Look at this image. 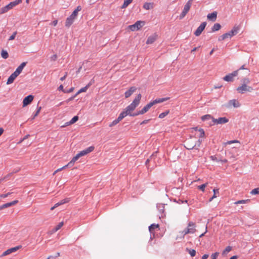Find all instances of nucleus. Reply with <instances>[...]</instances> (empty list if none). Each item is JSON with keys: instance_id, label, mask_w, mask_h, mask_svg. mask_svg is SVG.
Instances as JSON below:
<instances>
[{"instance_id": "1", "label": "nucleus", "mask_w": 259, "mask_h": 259, "mask_svg": "<svg viewBox=\"0 0 259 259\" xmlns=\"http://www.w3.org/2000/svg\"><path fill=\"white\" fill-rule=\"evenodd\" d=\"M142 98V96L140 94L137 95L135 97L132 103L127 106L124 111L121 113L123 114L124 116L125 117L127 115L131 116H135L138 115V112L135 114H132V112L137 108V107L140 104V101Z\"/></svg>"}, {"instance_id": "2", "label": "nucleus", "mask_w": 259, "mask_h": 259, "mask_svg": "<svg viewBox=\"0 0 259 259\" xmlns=\"http://www.w3.org/2000/svg\"><path fill=\"white\" fill-rule=\"evenodd\" d=\"M241 84L236 88V91L238 93L243 94L247 92H252L253 91V88L248 85L250 83L249 78H244Z\"/></svg>"}, {"instance_id": "3", "label": "nucleus", "mask_w": 259, "mask_h": 259, "mask_svg": "<svg viewBox=\"0 0 259 259\" xmlns=\"http://www.w3.org/2000/svg\"><path fill=\"white\" fill-rule=\"evenodd\" d=\"M196 229L195 224L192 222H190L188 223L187 228L179 232L180 236H178L176 237V240H178L179 239H183L186 235L188 234H193L196 232Z\"/></svg>"}, {"instance_id": "4", "label": "nucleus", "mask_w": 259, "mask_h": 259, "mask_svg": "<svg viewBox=\"0 0 259 259\" xmlns=\"http://www.w3.org/2000/svg\"><path fill=\"white\" fill-rule=\"evenodd\" d=\"M201 141L198 140L196 137H190L185 142V147L188 149H193L196 147H199Z\"/></svg>"}, {"instance_id": "5", "label": "nucleus", "mask_w": 259, "mask_h": 259, "mask_svg": "<svg viewBox=\"0 0 259 259\" xmlns=\"http://www.w3.org/2000/svg\"><path fill=\"white\" fill-rule=\"evenodd\" d=\"M81 7L80 6L77 7L76 9L72 12L71 15L66 19L65 22V26L66 27H69L72 24L78 15V12L81 11Z\"/></svg>"}, {"instance_id": "6", "label": "nucleus", "mask_w": 259, "mask_h": 259, "mask_svg": "<svg viewBox=\"0 0 259 259\" xmlns=\"http://www.w3.org/2000/svg\"><path fill=\"white\" fill-rule=\"evenodd\" d=\"M191 133L196 138H203L205 136V133L202 128H198V127L192 128L191 130Z\"/></svg>"}, {"instance_id": "7", "label": "nucleus", "mask_w": 259, "mask_h": 259, "mask_svg": "<svg viewBox=\"0 0 259 259\" xmlns=\"http://www.w3.org/2000/svg\"><path fill=\"white\" fill-rule=\"evenodd\" d=\"M145 24V21H138L134 24L129 25L128 28L132 31L140 30Z\"/></svg>"}, {"instance_id": "8", "label": "nucleus", "mask_w": 259, "mask_h": 259, "mask_svg": "<svg viewBox=\"0 0 259 259\" xmlns=\"http://www.w3.org/2000/svg\"><path fill=\"white\" fill-rule=\"evenodd\" d=\"M239 70H235L231 73L226 75L223 77V80L227 82H233L234 80V77L238 75Z\"/></svg>"}, {"instance_id": "9", "label": "nucleus", "mask_w": 259, "mask_h": 259, "mask_svg": "<svg viewBox=\"0 0 259 259\" xmlns=\"http://www.w3.org/2000/svg\"><path fill=\"white\" fill-rule=\"evenodd\" d=\"M240 105L241 104L238 100L236 99H232L228 102L227 106L228 108H231L232 107L234 108H238L239 107Z\"/></svg>"}, {"instance_id": "10", "label": "nucleus", "mask_w": 259, "mask_h": 259, "mask_svg": "<svg viewBox=\"0 0 259 259\" xmlns=\"http://www.w3.org/2000/svg\"><path fill=\"white\" fill-rule=\"evenodd\" d=\"M228 121V119L225 117H220L218 119L213 118V124H224L227 123Z\"/></svg>"}, {"instance_id": "11", "label": "nucleus", "mask_w": 259, "mask_h": 259, "mask_svg": "<svg viewBox=\"0 0 259 259\" xmlns=\"http://www.w3.org/2000/svg\"><path fill=\"white\" fill-rule=\"evenodd\" d=\"M206 25V22H204L200 24V25L197 28L196 30L195 31V33H194L195 35L196 36H199L201 34V33H202V32L203 31V30L204 29Z\"/></svg>"}, {"instance_id": "12", "label": "nucleus", "mask_w": 259, "mask_h": 259, "mask_svg": "<svg viewBox=\"0 0 259 259\" xmlns=\"http://www.w3.org/2000/svg\"><path fill=\"white\" fill-rule=\"evenodd\" d=\"M20 248V246H16V247H12V248H11L9 249H7V250H6L5 251H4L2 254L1 255V256L3 257V256H6L7 255H9L14 252H15L17 250H18Z\"/></svg>"}, {"instance_id": "13", "label": "nucleus", "mask_w": 259, "mask_h": 259, "mask_svg": "<svg viewBox=\"0 0 259 259\" xmlns=\"http://www.w3.org/2000/svg\"><path fill=\"white\" fill-rule=\"evenodd\" d=\"M153 105H154L153 104L152 102H150L145 106H144L141 110L138 112V115L144 114V113H146L150 109V108Z\"/></svg>"}, {"instance_id": "14", "label": "nucleus", "mask_w": 259, "mask_h": 259, "mask_svg": "<svg viewBox=\"0 0 259 259\" xmlns=\"http://www.w3.org/2000/svg\"><path fill=\"white\" fill-rule=\"evenodd\" d=\"M95 149V147L94 146H90L87 148L85 150H83L78 153V154L79 155L80 157L84 156L88 153L92 152Z\"/></svg>"}, {"instance_id": "15", "label": "nucleus", "mask_w": 259, "mask_h": 259, "mask_svg": "<svg viewBox=\"0 0 259 259\" xmlns=\"http://www.w3.org/2000/svg\"><path fill=\"white\" fill-rule=\"evenodd\" d=\"M33 100L32 95H29L26 97L23 101V106L25 107L29 104Z\"/></svg>"}, {"instance_id": "16", "label": "nucleus", "mask_w": 259, "mask_h": 259, "mask_svg": "<svg viewBox=\"0 0 259 259\" xmlns=\"http://www.w3.org/2000/svg\"><path fill=\"white\" fill-rule=\"evenodd\" d=\"M124 117H125L124 116L123 114H122L121 113H120V114H119V115L118 117V118L116 119L113 120L112 122H111L110 123L109 126L110 127H112L113 126H115L117 123H118Z\"/></svg>"}, {"instance_id": "17", "label": "nucleus", "mask_w": 259, "mask_h": 259, "mask_svg": "<svg viewBox=\"0 0 259 259\" xmlns=\"http://www.w3.org/2000/svg\"><path fill=\"white\" fill-rule=\"evenodd\" d=\"M136 90L137 88L135 87H131L128 91L125 92V98H129L136 91Z\"/></svg>"}, {"instance_id": "18", "label": "nucleus", "mask_w": 259, "mask_h": 259, "mask_svg": "<svg viewBox=\"0 0 259 259\" xmlns=\"http://www.w3.org/2000/svg\"><path fill=\"white\" fill-rule=\"evenodd\" d=\"M21 3H22V0H16L14 2H11L10 4H9L6 6L9 11L10 10L12 9L13 7H15L19 4H20Z\"/></svg>"}, {"instance_id": "19", "label": "nucleus", "mask_w": 259, "mask_h": 259, "mask_svg": "<svg viewBox=\"0 0 259 259\" xmlns=\"http://www.w3.org/2000/svg\"><path fill=\"white\" fill-rule=\"evenodd\" d=\"M26 63L23 62L16 69L14 73L16 74L18 76L21 73L24 67L26 66Z\"/></svg>"}, {"instance_id": "20", "label": "nucleus", "mask_w": 259, "mask_h": 259, "mask_svg": "<svg viewBox=\"0 0 259 259\" xmlns=\"http://www.w3.org/2000/svg\"><path fill=\"white\" fill-rule=\"evenodd\" d=\"M26 63L23 62L16 69L14 73L16 74L18 76L21 73L24 67L26 66Z\"/></svg>"}, {"instance_id": "21", "label": "nucleus", "mask_w": 259, "mask_h": 259, "mask_svg": "<svg viewBox=\"0 0 259 259\" xmlns=\"http://www.w3.org/2000/svg\"><path fill=\"white\" fill-rule=\"evenodd\" d=\"M217 17V12H213L212 13L208 14L207 16V18L209 20H211L213 22L215 21Z\"/></svg>"}, {"instance_id": "22", "label": "nucleus", "mask_w": 259, "mask_h": 259, "mask_svg": "<svg viewBox=\"0 0 259 259\" xmlns=\"http://www.w3.org/2000/svg\"><path fill=\"white\" fill-rule=\"evenodd\" d=\"M157 35L156 34H154L153 35H152L148 37L147 41L146 44H152L153 43L156 39H157Z\"/></svg>"}, {"instance_id": "23", "label": "nucleus", "mask_w": 259, "mask_h": 259, "mask_svg": "<svg viewBox=\"0 0 259 259\" xmlns=\"http://www.w3.org/2000/svg\"><path fill=\"white\" fill-rule=\"evenodd\" d=\"M18 76V75L15 74L14 72L8 78V80H7V84H10L11 83H12L14 80L16 79V78Z\"/></svg>"}, {"instance_id": "24", "label": "nucleus", "mask_w": 259, "mask_h": 259, "mask_svg": "<svg viewBox=\"0 0 259 259\" xmlns=\"http://www.w3.org/2000/svg\"><path fill=\"white\" fill-rule=\"evenodd\" d=\"M159 225H158V224H152L151 226H149V230L151 233L153 234V235H154L155 229H159Z\"/></svg>"}, {"instance_id": "25", "label": "nucleus", "mask_w": 259, "mask_h": 259, "mask_svg": "<svg viewBox=\"0 0 259 259\" xmlns=\"http://www.w3.org/2000/svg\"><path fill=\"white\" fill-rule=\"evenodd\" d=\"M153 7L154 4L153 3H145L143 5V8L146 10L152 9Z\"/></svg>"}, {"instance_id": "26", "label": "nucleus", "mask_w": 259, "mask_h": 259, "mask_svg": "<svg viewBox=\"0 0 259 259\" xmlns=\"http://www.w3.org/2000/svg\"><path fill=\"white\" fill-rule=\"evenodd\" d=\"M232 37L231 34H230L229 32H228V33H226L224 34H223L222 35H221L218 39V40L219 41H222V40H223L226 38H231Z\"/></svg>"}, {"instance_id": "27", "label": "nucleus", "mask_w": 259, "mask_h": 259, "mask_svg": "<svg viewBox=\"0 0 259 259\" xmlns=\"http://www.w3.org/2000/svg\"><path fill=\"white\" fill-rule=\"evenodd\" d=\"M239 29V27L235 26L233 28V29L230 31H229V33L231 34L232 37L234 36L235 35L237 34V33L238 32Z\"/></svg>"}, {"instance_id": "28", "label": "nucleus", "mask_w": 259, "mask_h": 259, "mask_svg": "<svg viewBox=\"0 0 259 259\" xmlns=\"http://www.w3.org/2000/svg\"><path fill=\"white\" fill-rule=\"evenodd\" d=\"M91 84L90 83H89L88 84H87L85 87H83V88H82L81 89H80L77 92V93L75 94V96H77L78 95V94H79L80 93H82V92H85L90 87Z\"/></svg>"}, {"instance_id": "29", "label": "nucleus", "mask_w": 259, "mask_h": 259, "mask_svg": "<svg viewBox=\"0 0 259 259\" xmlns=\"http://www.w3.org/2000/svg\"><path fill=\"white\" fill-rule=\"evenodd\" d=\"M168 99H169L168 98L157 99L154 100L152 102L153 105H155L157 103H162L163 102H164V101L167 100Z\"/></svg>"}, {"instance_id": "30", "label": "nucleus", "mask_w": 259, "mask_h": 259, "mask_svg": "<svg viewBox=\"0 0 259 259\" xmlns=\"http://www.w3.org/2000/svg\"><path fill=\"white\" fill-rule=\"evenodd\" d=\"M18 202V200H14L13 201H12L11 202L5 203L4 205L5 208L10 207L12 205H14L16 204Z\"/></svg>"}, {"instance_id": "31", "label": "nucleus", "mask_w": 259, "mask_h": 259, "mask_svg": "<svg viewBox=\"0 0 259 259\" xmlns=\"http://www.w3.org/2000/svg\"><path fill=\"white\" fill-rule=\"evenodd\" d=\"M213 118H214L209 114L205 115L201 117V119L203 121L211 119L212 121L213 122Z\"/></svg>"}, {"instance_id": "32", "label": "nucleus", "mask_w": 259, "mask_h": 259, "mask_svg": "<svg viewBox=\"0 0 259 259\" xmlns=\"http://www.w3.org/2000/svg\"><path fill=\"white\" fill-rule=\"evenodd\" d=\"M221 26L219 23H215L213 25V27H212V31L214 32L216 31H218L221 29Z\"/></svg>"}, {"instance_id": "33", "label": "nucleus", "mask_w": 259, "mask_h": 259, "mask_svg": "<svg viewBox=\"0 0 259 259\" xmlns=\"http://www.w3.org/2000/svg\"><path fill=\"white\" fill-rule=\"evenodd\" d=\"M191 5H191V2L188 1L187 3L185 5L183 10L188 12L190 9Z\"/></svg>"}, {"instance_id": "34", "label": "nucleus", "mask_w": 259, "mask_h": 259, "mask_svg": "<svg viewBox=\"0 0 259 259\" xmlns=\"http://www.w3.org/2000/svg\"><path fill=\"white\" fill-rule=\"evenodd\" d=\"M133 0H124L123 5L121 6V9L126 8L132 2Z\"/></svg>"}, {"instance_id": "35", "label": "nucleus", "mask_w": 259, "mask_h": 259, "mask_svg": "<svg viewBox=\"0 0 259 259\" xmlns=\"http://www.w3.org/2000/svg\"><path fill=\"white\" fill-rule=\"evenodd\" d=\"M232 250V247L230 246H228L226 247V248L223 250L222 252L223 255H226Z\"/></svg>"}, {"instance_id": "36", "label": "nucleus", "mask_w": 259, "mask_h": 259, "mask_svg": "<svg viewBox=\"0 0 259 259\" xmlns=\"http://www.w3.org/2000/svg\"><path fill=\"white\" fill-rule=\"evenodd\" d=\"M213 195L212 197L209 199V201H211L213 199L217 197V194H218L219 193V189H214L213 190Z\"/></svg>"}, {"instance_id": "37", "label": "nucleus", "mask_w": 259, "mask_h": 259, "mask_svg": "<svg viewBox=\"0 0 259 259\" xmlns=\"http://www.w3.org/2000/svg\"><path fill=\"white\" fill-rule=\"evenodd\" d=\"M1 56L4 59H6L9 57V54L7 51L3 50L1 52Z\"/></svg>"}, {"instance_id": "38", "label": "nucleus", "mask_w": 259, "mask_h": 259, "mask_svg": "<svg viewBox=\"0 0 259 259\" xmlns=\"http://www.w3.org/2000/svg\"><path fill=\"white\" fill-rule=\"evenodd\" d=\"M64 225L63 222H60L54 229L53 231L56 232L59 230Z\"/></svg>"}, {"instance_id": "39", "label": "nucleus", "mask_w": 259, "mask_h": 259, "mask_svg": "<svg viewBox=\"0 0 259 259\" xmlns=\"http://www.w3.org/2000/svg\"><path fill=\"white\" fill-rule=\"evenodd\" d=\"M78 119V117L77 116H74L71 120L68 122V125L71 124L75 123Z\"/></svg>"}, {"instance_id": "40", "label": "nucleus", "mask_w": 259, "mask_h": 259, "mask_svg": "<svg viewBox=\"0 0 259 259\" xmlns=\"http://www.w3.org/2000/svg\"><path fill=\"white\" fill-rule=\"evenodd\" d=\"M249 201H250L249 199L241 200H238L237 201H236L234 203L235 204H245L247 202H248Z\"/></svg>"}, {"instance_id": "41", "label": "nucleus", "mask_w": 259, "mask_h": 259, "mask_svg": "<svg viewBox=\"0 0 259 259\" xmlns=\"http://www.w3.org/2000/svg\"><path fill=\"white\" fill-rule=\"evenodd\" d=\"M70 198H67L64 199L63 200H61L60 202H59V203L60 205H63L65 203L69 202L70 201Z\"/></svg>"}, {"instance_id": "42", "label": "nucleus", "mask_w": 259, "mask_h": 259, "mask_svg": "<svg viewBox=\"0 0 259 259\" xmlns=\"http://www.w3.org/2000/svg\"><path fill=\"white\" fill-rule=\"evenodd\" d=\"M169 110H167L164 112L161 113V114H159V118H164L169 113Z\"/></svg>"}, {"instance_id": "43", "label": "nucleus", "mask_w": 259, "mask_h": 259, "mask_svg": "<svg viewBox=\"0 0 259 259\" xmlns=\"http://www.w3.org/2000/svg\"><path fill=\"white\" fill-rule=\"evenodd\" d=\"M207 184H208V183H205V184H202V185H200V186H199L198 187V188L199 190H201L202 192H204V191H205V187L207 186Z\"/></svg>"}, {"instance_id": "44", "label": "nucleus", "mask_w": 259, "mask_h": 259, "mask_svg": "<svg viewBox=\"0 0 259 259\" xmlns=\"http://www.w3.org/2000/svg\"><path fill=\"white\" fill-rule=\"evenodd\" d=\"M250 194L252 195L259 194V188H255L253 189L251 192Z\"/></svg>"}, {"instance_id": "45", "label": "nucleus", "mask_w": 259, "mask_h": 259, "mask_svg": "<svg viewBox=\"0 0 259 259\" xmlns=\"http://www.w3.org/2000/svg\"><path fill=\"white\" fill-rule=\"evenodd\" d=\"M8 11H9V10L7 9L6 6H5L4 7H3L2 8H1L0 9V14H4V13H6Z\"/></svg>"}, {"instance_id": "46", "label": "nucleus", "mask_w": 259, "mask_h": 259, "mask_svg": "<svg viewBox=\"0 0 259 259\" xmlns=\"http://www.w3.org/2000/svg\"><path fill=\"white\" fill-rule=\"evenodd\" d=\"M41 109V107H38L37 111H36L35 113L34 114V115L32 117V119H34L38 115V114L39 113V112L40 111Z\"/></svg>"}, {"instance_id": "47", "label": "nucleus", "mask_w": 259, "mask_h": 259, "mask_svg": "<svg viewBox=\"0 0 259 259\" xmlns=\"http://www.w3.org/2000/svg\"><path fill=\"white\" fill-rule=\"evenodd\" d=\"M187 13H188L187 12H186L184 10H183L182 12L181 13V14L180 15V19H183L186 15Z\"/></svg>"}, {"instance_id": "48", "label": "nucleus", "mask_w": 259, "mask_h": 259, "mask_svg": "<svg viewBox=\"0 0 259 259\" xmlns=\"http://www.w3.org/2000/svg\"><path fill=\"white\" fill-rule=\"evenodd\" d=\"M74 163H75V162L72 159H71V160L67 164H66L65 165H66V167H71V166H73Z\"/></svg>"}, {"instance_id": "49", "label": "nucleus", "mask_w": 259, "mask_h": 259, "mask_svg": "<svg viewBox=\"0 0 259 259\" xmlns=\"http://www.w3.org/2000/svg\"><path fill=\"white\" fill-rule=\"evenodd\" d=\"M189 253L191 256H194L196 254V251L194 249H190Z\"/></svg>"}, {"instance_id": "50", "label": "nucleus", "mask_w": 259, "mask_h": 259, "mask_svg": "<svg viewBox=\"0 0 259 259\" xmlns=\"http://www.w3.org/2000/svg\"><path fill=\"white\" fill-rule=\"evenodd\" d=\"M66 168V165H64V166H63V167H61V168H58V169H56V170L54 171V172L53 173V175H55L57 172H59V171H61V170H63V169H65V168Z\"/></svg>"}, {"instance_id": "51", "label": "nucleus", "mask_w": 259, "mask_h": 259, "mask_svg": "<svg viewBox=\"0 0 259 259\" xmlns=\"http://www.w3.org/2000/svg\"><path fill=\"white\" fill-rule=\"evenodd\" d=\"M244 66H245V65H242V66H241V67L239 69H238L237 70H239V71H240L241 70L245 69V70H246V74H249V71L247 69L245 68Z\"/></svg>"}, {"instance_id": "52", "label": "nucleus", "mask_w": 259, "mask_h": 259, "mask_svg": "<svg viewBox=\"0 0 259 259\" xmlns=\"http://www.w3.org/2000/svg\"><path fill=\"white\" fill-rule=\"evenodd\" d=\"M17 31H15L13 34L9 37V40H12L15 39L16 35L17 34Z\"/></svg>"}, {"instance_id": "53", "label": "nucleus", "mask_w": 259, "mask_h": 259, "mask_svg": "<svg viewBox=\"0 0 259 259\" xmlns=\"http://www.w3.org/2000/svg\"><path fill=\"white\" fill-rule=\"evenodd\" d=\"M219 254V253L218 252L212 254L211 255V259H216L217 258V257L218 256Z\"/></svg>"}, {"instance_id": "54", "label": "nucleus", "mask_w": 259, "mask_h": 259, "mask_svg": "<svg viewBox=\"0 0 259 259\" xmlns=\"http://www.w3.org/2000/svg\"><path fill=\"white\" fill-rule=\"evenodd\" d=\"M80 157L78 153L74 157H73L72 159L75 162V161H77Z\"/></svg>"}, {"instance_id": "55", "label": "nucleus", "mask_w": 259, "mask_h": 259, "mask_svg": "<svg viewBox=\"0 0 259 259\" xmlns=\"http://www.w3.org/2000/svg\"><path fill=\"white\" fill-rule=\"evenodd\" d=\"M239 143V142L238 140H233V141H229L227 142V144H231L232 143Z\"/></svg>"}, {"instance_id": "56", "label": "nucleus", "mask_w": 259, "mask_h": 259, "mask_svg": "<svg viewBox=\"0 0 259 259\" xmlns=\"http://www.w3.org/2000/svg\"><path fill=\"white\" fill-rule=\"evenodd\" d=\"M11 194V193L9 192L7 194H2V195H0V197L6 198V197H8L9 195H10Z\"/></svg>"}, {"instance_id": "57", "label": "nucleus", "mask_w": 259, "mask_h": 259, "mask_svg": "<svg viewBox=\"0 0 259 259\" xmlns=\"http://www.w3.org/2000/svg\"><path fill=\"white\" fill-rule=\"evenodd\" d=\"M76 96H75H75H73V97H71V98H70L68 99L66 101V102L67 103H68L69 102H70V101H72V100H73V99H74V98Z\"/></svg>"}, {"instance_id": "58", "label": "nucleus", "mask_w": 259, "mask_h": 259, "mask_svg": "<svg viewBox=\"0 0 259 259\" xmlns=\"http://www.w3.org/2000/svg\"><path fill=\"white\" fill-rule=\"evenodd\" d=\"M150 120V119H146V120H143L141 123L140 124H146Z\"/></svg>"}, {"instance_id": "59", "label": "nucleus", "mask_w": 259, "mask_h": 259, "mask_svg": "<svg viewBox=\"0 0 259 259\" xmlns=\"http://www.w3.org/2000/svg\"><path fill=\"white\" fill-rule=\"evenodd\" d=\"M67 72H65V73L63 77H61V78H60V80H61V81L64 80L66 78V77H67Z\"/></svg>"}, {"instance_id": "60", "label": "nucleus", "mask_w": 259, "mask_h": 259, "mask_svg": "<svg viewBox=\"0 0 259 259\" xmlns=\"http://www.w3.org/2000/svg\"><path fill=\"white\" fill-rule=\"evenodd\" d=\"M58 89H59V90H60V91H63V92H64V93H65V92H66V91H65L64 90L63 86V85H62V84H61V85L59 86V87L58 88Z\"/></svg>"}, {"instance_id": "61", "label": "nucleus", "mask_w": 259, "mask_h": 259, "mask_svg": "<svg viewBox=\"0 0 259 259\" xmlns=\"http://www.w3.org/2000/svg\"><path fill=\"white\" fill-rule=\"evenodd\" d=\"M57 23H58V21H57V20H55L53 21L52 22V24L53 26H56V25H57Z\"/></svg>"}, {"instance_id": "62", "label": "nucleus", "mask_w": 259, "mask_h": 259, "mask_svg": "<svg viewBox=\"0 0 259 259\" xmlns=\"http://www.w3.org/2000/svg\"><path fill=\"white\" fill-rule=\"evenodd\" d=\"M207 232V226L205 227V231L204 232V233L203 234H201L200 236H199V237H203L204 234Z\"/></svg>"}, {"instance_id": "63", "label": "nucleus", "mask_w": 259, "mask_h": 259, "mask_svg": "<svg viewBox=\"0 0 259 259\" xmlns=\"http://www.w3.org/2000/svg\"><path fill=\"white\" fill-rule=\"evenodd\" d=\"M208 257V254H204L202 256L201 259H207Z\"/></svg>"}, {"instance_id": "64", "label": "nucleus", "mask_w": 259, "mask_h": 259, "mask_svg": "<svg viewBox=\"0 0 259 259\" xmlns=\"http://www.w3.org/2000/svg\"><path fill=\"white\" fill-rule=\"evenodd\" d=\"M57 55H54L52 57V59L53 60H56V59H57Z\"/></svg>"}]
</instances>
